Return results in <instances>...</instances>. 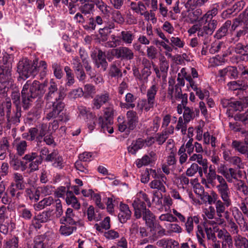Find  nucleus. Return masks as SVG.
Returning a JSON list of instances; mask_svg holds the SVG:
<instances>
[{
  "instance_id": "f257e3e1",
  "label": "nucleus",
  "mask_w": 248,
  "mask_h": 248,
  "mask_svg": "<svg viewBox=\"0 0 248 248\" xmlns=\"http://www.w3.org/2000/svg\"><path fill=\"white\" fill-rule=\"evenodd\" d=\"M222 201L217 200L215 202V206L217 216L218 217L216 218L215 221H207L204 222V228L208 236L211 234L212 235L213 231L212 228L209 227V225L213 226L214 231H216V227H214L215 224H218L223 226L225 225V222L224 219L222 218V214L225 213L226 208L230 206L232 204L230 198L231 193H221L219 194Z\"/></svg>"
},
{
  "instance_id": "f03ea898",
  "label": "nucleus",
  "mask_w": 248,
  "mask_h": 248,
  "mask_svg": "<svg viewBox=\"0 0 248 248\" xmlns=\"http://www.w3.org/2000/svg\"><path fill=\"white\" fill-rule=\"evenodd\" d=\"M58 93L57 85L51 79L50 81L45 98L47 101H50L52 98L55 97V101L52 103L51 109L47 112L46 118L47 120L56 117L64 108V104L62 100L64 98L65 95L64 93L59 92L58 97H57L56 95Z\"/></svg>"
},
{
  "instance_id": "7ed1b4c3",
  "label": "nucleus",
  "mask_w": 248,
  "mask_h": 248,
  "mask_svg": "<svg viewBox=\"0 0 248 248\" xmlns=\"http://www.w3.org/2000/svg\"><path fill=\"white\" fill-rule=\"evenodd\" d=\"M37 61H33V63L27 59L20 60L17 65V72L20 77L26 79L31 76H34L40 72L41 76H45L47 73V64L46 62L41 61L37 65Z\"/></svg>"
},
{
  "instance_id": "20e7f679",
  "label": "nucleus",
  "mask_w": 248,
  "mask_h": 248,
  "mask_svg": "<svg viewBox=\"0 0 248 248\" xmlns=\"http://www.w3.org/2000/svg\"><path fill=\"white\" fill-rule=\"evenodd\" d=\"M45 85L41 84L37 80L31 82L28 80L24 85L22 92L23 108L28 109L31 105L33 100L38 96L44 93Z\"/></svg>"
},
{
  "instance_id": "39448f33",
  "label": "nucleus",
  "mask_w": 248,
  "mask_h": 248,
  "mask_svg": "<svg viewBox=\"0 0 248 248\" xmlns=\"http://www.w3.org/2000/svg\"><path fill=\"white\" fill-rule=\"evenodd\" d=\"M146 202L148 206L151 204L148 195L142 191H140L132 198V205L134 210V216L137 218L142 217L143 210L146 207Z\"/></svg>"
},
{
  "instance_id": "423d86ee",
  "label": "nucleus",
  "mask_w": 248,
  "mask_h": 248,
  "mask_svg": "<svg viewBox=\"0 0 248 248\" xmlns=\"http://www.w3.org/2000/svg\"><path fill=\"white\" fill-rule=\"evenodd\" d=\"M113 109L112 107H109L106 108L104 110V117L100 116L98 118V124L101 128L103 132L111 134L113 132V127L111 126L112 124V117L113 115Z\"/></svg>"
},
{
  "instance_id": "0eeeda50",
  "label": "nucleus",
  "mask_w": 248,
  "mask_h": 248,
  "mask_svg": "<svg viewBox=\"0 0 248 248\" xmlns=\"http://www.w3.org/2000/svg\"><path fill=\"white\" fill-rule=\"evenodd\" d=\"M200 24L202 25L201 29L198 32L199 37H205V40L203 41V44L206 45L208 43V37L211 35L217 27V21L216 20L208 21L205 22L202 20L201 18L199 20Z\"/></svg>"
},
{
  "instance_id": "6e6552de",
  "label": "nucleus",
  "mask_w": 248,
  "mask_h": 248,
  "mask_svg": "<svg viewBox=\"0 0 248 248\" xmlns=\"http://www.w3.org/2000/svg\"><path fill=\"white\" fill-rule=\"evenodd\" d=\"M12 82L11 69L3 68L0 66V94H4L6 92Z\"/></svg>"
},
{
  "instance_id": "1a4fd4ad",
  "label": "nucleus",
  "mask_w": 248,
  "mask_h": 248,
  "mask_svg": "<svg viewBox=\"0 0 248 248\" xmlns=\"http://www.w3.org/2000/svg\"><path fill=\"white\" fill-rule=\"evenodd\" d=\"M54 236L53 233L48 232L43 235L36 236L34 240L33 248H46V244L52 243L51 239Z\"/></svg>"
},
{
  "instance_id": "9d476101",
  "label": "nucleus",
  "mask_w": 248,
  "mask_h": 248,
  "mask_svg": "<svg viewBox=\"0 0 248 248\" xmlns=\"http://www.w3.org/2000/svg\"><path fill=\"white\" fill-rule=\"evenodd\" d=\"M114 55L122 60H131L134 58V53L130 48L126 46H120L113 50Z\"/></svg>"
},
{
  "instance_id": "9b49d317",
  "label": "nucleus",
  "mask_w": 248,
  "mask_h": 248,
  "mask_svg": "<svg viewBox=\"0 0 248 248\" xmlns=\"http://www.w3.org/2000/svg\"><path fill=\"white\" fill-rule=\"evenodd\" d=\"M174 83L175 81L173 79H170L168 82L169 87L167 97L171 100L172 103L178 100L182 93V90L180 87L175 86L174 87L173 84Z\"/></svg>"
},
{
  "instance_id": "f8f14e48",
  "label": "nucleus",
  "mask_w": 248,
  "mask_h": 248,
  "mask_svg": "<svg viewBox=\"0 0 248 248\" xmlns=\"http://www.w3.org/2000/svg\"><path fill=\"white\" fill-rule=\"evenodd\" d=\"M46 161L52 162V166L56 168L62 169L64 165V162L62 157L59 155L57 151H54L47 155L46 158Z\"/></svg>"
},
{
  "instance_id": "ddd939ff",
  "label": "nucleus",
  "mask_w": 248,
  "mask_h": 248,
  "mask_svg": "<svg viewBox=\"0 0 248 248\" xmlns=\"http://www.w3.org/2000/svg\"><path fill=\"white\" fill-rule=\"evenodd\" d=\"M131 216V212L129 209L128 205L120 203V212L118 215V218L121 223H124L129 219Z\"/></svg>"
},
{
  "instance_id": "4468645a",
  "label": "nucleus",
  "mask_w": 248,
  "mask_h": 248,
  "mask_svg": "<svg viewBox=\"0 0 248 248\" xmlns=\"http://www.w3.org/2000/svg\"><path fill=\"white\" fill-rule=\"evenodd\" d=\"M216 179L218 182L219 184L216 185V187L217 190L218 194L221 193H230V190L227 183V181L225 180L222 176L216 174Z\"/></svg>"
},
{
  "instance_id": "2eb2a0df",
  "label": "nucleus",
  "mask_w": 248,
  "mask_h": 248,
  "mask_svg": "<svg viewBox=\"0 0 248 248\" xmlns=\"http://www.w3.org/2000/svg\"><path fill=\"white\" fill-rule=\"evenodd\" d=\"M109 100V95L108 93L97 95L93 100V108L99 109L101 106L108 102Z\"/></svg>"
},
{
  "instance_id": "dca6fc26",
  "label": "nucleus",
  "mask_w": 248,
  "mask_h": 248,
  "mask_svg": "<svg viewBox=\"0 0 248 248\" xmlns=\"http://www.w3.org/2000/svg\"><path fill=\"white\" fill-rule=\"evenodd\" d=\"M74 217L75 215L73 213V209L68 208L65 212V216L60 219V223L69 224V225H75L77 221Z\"/></svg>"
},
{
  "instance_id": "f3484780",
  "label": "nucleus",
  "mask_w": 248,
  "mask_h": 248,
  "mask_svg": "<svg viewBox=\"0 0 248 248\" xmlns=\"http://www.w3.org/2000/svg\"><path fill=\"white\" fill-rule=\"evenodd\" d=\"M126 124L129 131L133 130L136 126L138 122V118L136 112L132 110L127 111L126 113Z\"/></svg>"
},
{
  "instance_id": "a211bd4d",
  "label": "nucleus",
  "mask_w": 248,
  "mask_h": 248,
  "mask_svg": "<svg viewBox=\"0 0 248 248\" xmlns=\"http://www.w3.org/2000/svg\"><path fill=\"white\" fill-rule=\"evenodd\" d=\"M218 75L221 77L228 76L230 78H235L237 77L238 72L234 66H228L218 71Z\"/></svg>"
},
{
  "instance_id": "6ab92c4d",
  "label": "nucleus",
  "mask_w": 248,
  "mask_h": 248,
  "mask_svg": "<svg viewBox=\"0 0 248 248\" xmlns=\"http://www.w3.org/2000/svg\"><path fill=\"white\" fill-rule=\"evenodd\" d=\"M88 219L90 221H99L101 220L103 216L102 214L98 210H94L93 206H90L87 210Z\"/></svg>"
},
{
  "instance_id": "aec40b11",
  "label": "nucleus",
  "mask_w": 248,
  "mask_h": 248,
  "mask_svg": "<svg viewBox=\"0 0 248 248\" xmlns=\"http://www.w3.org/2000/svg\"><path fill=\"white\" fill-rule=\"evenodd\" d=\"M174 132V127L172 125L170 126L163 131L161 133H158L156 136V140L160 145L162 144L168 138L169 135L172 134Z\"/></svg>"
},
{
  "instance_id": "412c9836",
  "label": "nucleus",
  "mask_w": 248,
  "mask_h": 248,
  "mask_svg": "<svg viewBox=\"0 0 248 248\" xmlns=\"http://www.w3.org/2000/svg\"><path fill=\"white\" fill-rule=\"evenodd\" d=\"M156 245L163 248H177L178 243L177 241L170 238H163L156 242Z\"/></svg>"
},
{
  "instance_id": "4be33fe9",
  "label": "nucleus",
  "mask_w": 248,
  "mask_h": 248,
  "mask_svg": "<svg viewBox=\"0 0 248 248\" xmlns=\"http://www.w3.org/2000/svg\"><path fill=\"white\" fill-rule=\"evenodd\" d=\"M144 140L139 138L137 140L133 141L131 144L128 146V151L129 153L135 155L138 150L144 147Z\"/></svg>"
},
{
  "instance_id": "5701e85b",
  "label": "nucleus",
  "mask_w": 248,
  "mask_h": 248,
  "mask_svg": "<svg viewBox=\"0 0 248 248\" xmlns=\"http://www.w3.org/2000/svg\"><path fill=\"white\" fill-rule=\"evenodd\" d=\"M167 179L163 181L162 179H154L149 184V186L152 189H156L161 192L165 193L166 191V187L164 186L166 184Z\"/></svg>"
},
{
  "instance_id": "b1692460",
  "label": "nucleus",
  "mask_w": 248,
  "mask_h": 248,
  "mask_svg": "<svg viewBox=\"0 0 248 248\" xmlns=\"http://www.w3.org/2000/svg\"><path fill=\"white\" fill-rule=\"evenodd\" d=\"M65 201L67 204L71 205L76 209H79L80 207V203L72 191H67Z\"/></svg>"
},
{
  "instance_id": "393cba45",
  "label": "nucleus",
  "mask_w": 248,
  "mask_h": 248,
  "mask_svg": "<svg viewBox=\"0 0 248 248\" xmlns=\"http://www.w3.org/2000/svg\"><path fill=\"white\" fill-rule=\"evenodd\" d=\"M95 64L98 68L101 67L104 71L107 68L108 63L106 61L105 53L100 50L98 51Z\"/></svg>"
},
{
  "instance_id": "a878e982",
  "label": "nucleus",
  "mask_w": 248,
  "mask_h": 248,
  "mask_svg": "<svg viewBox=\"0 0 248 248\" xmlns=\"http://www.w3.org/2000/svg\"><path fill=\"white\" fill-rule=\"evenodd\" d=\"M216 174H205V178H202L201 180V183L204 186L208 188H211L212 187L216 186L215 180L216 179Z\"/></svg>"
},
{
  "instance_id": "bb28decb",
  "label": "nucleus",
  "mask_w": 248,
  "mask_h": 248,
  "mask_svg": "<svg viewBox=\"0 0 248 248\" xmlns=\"http://www.w3.org/2000/svg\"><path fill=\"white\" fill-rule=\"evenodd\" d=\"M13 181L12 184H15L17 189H23L25 187V183L23 175L18 172H14L13 174Z\"/></svg>"
},
{
  "instance_id": "cd10ccee",
  "label": "nucleus",
  "mask_w": 248,
  "mask_h": 248,
  "mask_svg": "<svg viewBox=\"0 0 248 248\" xmlns=\"http://www.w3.org/2000/svg\"><path fill=\"white\" fill-rule=\"evenodd\" d=\"M9 148V143L6 138H3L0 141V160H4L7 156Z\"/></svg>"
},
{
  "instance_id": "c85d7f7f",
  "label": "nucleus",
  "mask_w": 248,
  "mask_h": 248,
  "mask_svg": "<svg viewBox=\"0 0 248 248\" xmlns=\"http://www.w3.org/2000/svg\"><path fill=\"white\" fill-rule=\"evenodd\" d=\"M135 35L129 31H124L121 32L120 38L124 43L130 45L135 39Z\"/></svg>"
},
{
  "instance_id": "c756f323",
  "label": "nucleus",
  "mask_w": 248,
  "mask_h": 248,
  "mask_svg": "<svg viewBox=\"0 0 248 248\" xmlns=\"http://www.w3.org/2000/svg\"><path fill=\"white\" fill-rule=\"evenodd\" d=\"M199 222V217L197 216L188 217L185 223V227L186 232L188 233H191L193 230V223H195L196 224H198Z\"/></svg>"
},
{
  "instance_id": "7c9ffc66",
  "label": "nucleus",
  "mask_w": 248,
  "mask_h": 248,
  "mask_svg": "<svg viewBox=\"0 0 248 248\" xmlns=\"http://www.w3.org/2000/svg\"><path fill=\"white\" fill-rule=\"evenodd\" d=\"M27 142L25 140H16L14 142V147L16 148L19 155H22L27 149Z\"/></svg>"
},
{
  "instance_id": "2f4dec72",
  "label": "nucleus",
  "mask_w": 248,
  "mask_h": 248,
  "mask_svg": "<svg viewBox=\"0 0 248 248\" xmlns=\"http://www.w3.org/2000/svg\"><path fill=\"white\" fill-rule=\"evenodd\" d=\"M142 215L143 219L145 221L146 224L151 227L154 224L155 216L154 214L146 208L143 210Z\"/></svg>"
},
{
  "instance_id": "473e14b6",
  "label": "nucleus",
  "mask_w": 248,
  "mask_h": 248,
  "mask_svg": "<svg viewBox=\"0 0 248 248\" xmlns=\"http://www.w3.org/2000/svg\"><path fill=\"white\" fill-rule=\"evenodd\" d=\"M234 245L236 248H248V240L240 234L234 237Z\"/></svg>"
},
{
  "instance_id": "72a5a7b5",
  "label": "nucleus",
  "mask_w": 248,
  "mask_h": 248,
  "mask_svg": "<svg viewBox=\"0 0 248 248\" xmlns=\"http://www.w3.org/2000/svg\"><path fill=\"white\" fill-rule=\"evenodd\" d=\"M232 146L239 153L245 155L248 158V147L245 144L237 140H234L232 142Z\"/></svg>"
},
{
  "instance_id": "f704fd0d",
  "label": "nucleus",
  "mask_w": 248,
  "mask_h": 248,
  "mask_svg": "<svg viewBox=\"0 0 248 248\" xmlns=\"http://www.w3.org/2000/svg\"><path fill=\"white\" fill-rule=\"evenodd\" d=\"M231 25V21L228 20L226 21L225 23L217 31L215 35V37L217 39H220L222 37L225 36Z\"/></svg>"
},
{
  "instance_id": "c9c22d12",
  "label": "nucleus",
  "mask_w": 248,
  "mask_h": 248,
  "mask_svg": "<svg viewBox=\"0 0 248 248\" xmlns=\"http://www.w3.org/2000/svg\"><path fill=\"white\" fill-rule=\"evenodd\" d=\"M60 227L59 232L62 235L65 236L71 235L74 231H76L77 228L75 225H69V224H62Z\"/></svg>"
},
{
  "instance_id": "e433bc0d",
  "label": "nucleus",
  "mask_w": 248,
  "mask_h": 248,
  "mask_svg": "<svg viewBox=\"0 0 248 248\" xmlns=\"http://www.w3.org/2000/svg\"><path fill=\"white\" fill-rule=\"evenodd\" d=\"M122 44L120 36H116L112 34L110 36L109 40L106 42L105 46L109 48L116 47Z\"/></svg>"
},
{
  "instance_id": "4c0bfd02",
  "label": "nucleus",
  "mask_w": 248,
  "mask_h": 248,
  "mask_svg": "<svg viewBox=\"0 0 248 248\" xmlns=\"http://www.w3.org/2000/svg\"><path fill=\"white\" fill-rule=\"evenodd\" d=\"M208 62L210 66L216 67L224 64L225 60L224 56L217 55L210 58Z\"/></svg>"
},
{
  "instance_id": "58836bf2",
  "label": "nucleus",
  "mask_w": 248,
  "mask_h": 248,
  "mask_svg": "<svg viewBox=\"0 0 248 248\" xmlns=\"http://www.w3.org/2000/svg\"><path fill=\"white\" fill-rule=\"evenodd\" d=\"M160 119L158 117H155L152 122L150 127L147 128V131L149 134L155 133L157 131L160 126Z\"/></svg>"
},
{
  "instance_id": "ea45409f",
  "label": "nucleus",
  "mask_w": 248,
  "mask_h": 248,
  "mask_svg": "<svg viewBox=\"0 0 248 248\" xmlns=\"http://www.w3.org/2000/svg\"><path fill=\"white\" fill-rule=\"evenodd\" d=\"M155 155V154L154 153L150 154V155H145L142 158L138 159L136 161L137 166L140 168L142 166L148 165L152 161V157Z\"/></svg>"
},
{
  "instance_id": "a19ab883",
  "label": "nucleus",
  "mask_w": 248,
  "mask_h": 248,
  "mask_svg": "<svg viewBox=\"0 0 248 248\" xmlns=\"http://www.w3.org/2000/svg\"><path fill=\"white\" fill-rule=\"evenodd\" d=\"M3 57L0 60L1 62L5 65V68H9L11 69L12 63L14 61V56L12 54H9L6 52L2 53Z\"/></svg>"
},
{
  "instance_id": "79ce46f5",
  "label": "nucleus",
  "mask_w": 248,
  "mask_h": 248,
  "mask_svg": "<svg viewBox=\"0 0 248 248\" xmlns=\"http://www.w3.org/2000/svg\"><path fill=\"white\" fill-rule=\"evenodd\" d=\"M25 196L28 197L31 201L35 202L39 199V192L38 190H36L34 188H27L25 190Z\"/></svg>"
},
{
  "instance_id": "37998d69",
  "label": "nucleus",
  "mask_w": 248,
  "mask_h": 248,
  "mask_svg": "<svg viewBox=\"0 0 248 248\" xmlns=\"http://www.w3.org/2000/svg\"><path fill=\"white\" fill-rule=\"evenodd\" d=\"M158 90V86L156 83H154L147 90V98L155 101V95Z\"/></svg>"
},
{
  "instance_id": "c03bdc74",
  "label": "nucleus",
  "mask_w": 248,
  "mask_h": 248,
  "mask_svg": "<svg viewBox=\"0 0 248 248\" xmlns=\"http://www.w3.org/2000/svg\"><path fill=\"white\" fill-rule=\"evenodd\" d=\"M97 7L104 15H108L109 13L110 8L102 0H95L93 1Z\"/></svg>"
},
{
  "instance_id": "a18cd8bd",
  "label": "nucleus",
  "mask_w": 248,
  "mask_h": 248,
  "mask_svg": "<svg viewBox=\"0 0 248 248\" xmlns=\"http://www.w3.org/2000/svg\"><path fill=\"white\" fill-rule=\"evenodd\" d=\"M130 7L135 12L140 14L141 15L143 14V12L146 10L145 6L141 2H139L138 3L132 2L130 4Z\"/></svg>"
},
{
  "instance_id": "49530a36",
  "label": "nucleus",
  "mask_w": 248,
  "mask_h": 248,
  "mask_svg": "<svg viewBox=\"0 0 248 248\" xmlns=\"http://www.w3.org/2000/svg\"><path fill=\"white\" fill-rule=\"evenodd\" d=\"M39 135L37 137L39 140L44 137L47 133H51L50 125H48L47 124H43L40 125L38 127Z\"/></svg>"
},
{
  "instance_id": "de8ad7c7",
  "label": "nucleus",
  "mask_w": 248,
  "mask_h": 248,
  "mask_svg": "<svg viewBox=\"0 0 248 248\" xmlns=\"http://www.w3.org/2000/svg\"><path fill=\"white\" fill-rule=\"evenodd\" d=\"M18 213L20 217L26 220H29L31 218L32 214L30 210L26 208L25 205H22L18 208Z\"/></svg>"
},
{
  "instance_id": "09e8293b",
  "label": "nucleus",
  "mask_w": 248,
  "mask_h": 248,
  "mask_svg": "<svg viewBox=\"0 0 248 248\" xmlns=\"http://www.w3.org/2000/svg\"><path fill=\"white\" fill-rule=\"evenodd\" d=\"M224 177L228 182L232 183L233 180L236 179V170L232 168L228 169Z\"/></svg>"
},
{
  "instance_id": "8fccbe9b",
  "label": "nucleus",
  "mask_w": 248,
  "mask_h": 248,
  "mask_svg": "<svg viewBox=\"0 0 248 248\" xmlns=\"http://www.w3.org/2000/svg\"><path fill=\"white\" fill-rule=\"evenodd\" d=\"M170 45L173 47L181 48L185 46V42L180 38L176 36H171L170 38Z\"/></svg>"
},
{
  "instance_id": "3c124183",
  "label": "nucleus",
  "mask_w": 248,
  "mask_h": 248,
  "mask_svg": "<svg viewBox=\"0 0 248 248\" xmlns=\"http://www.w3.org/2000/svg\"><path fill=\"white\" fill-rule=\"evenodd\" d=\"M188 12L187 16L191 22L197 21L202 14V10L199 8Z\"/></svg>"
},
{
  "instance_id": "603ef678",
  "label": "nucleus",
  "mask_w": 248,
  "mask_h": 248,
  "mask_svg": "<svg viewBox=\"0 0 248 248\" xmlns=\"http://www.w3.org/2000/svg\"><path fill=\"white\" fill-rule=\"evenodd\" d=\"M167 232L169 233H181L182 231V228L180 226L175 223H169L166 225Z\"/></svg>"
},
{
  "instance_id": "864d4df0",
  "label": "nucleus",
  "mask_w": 248,
  "mask_h": 248,
  "mask_svg": "<svg viewBox=\"0 0 248 248\" xmlns=\"http://www.w3.org/2000/svg\"><path fill=\"white\" fill-rule=\"evenodd\" d=\"M184 109V120L185 121L186 123H189L191 120L194 119L195 117L194 113L193 110L191 109L188 107H185Z\"/></svg>"
},
{
  "instance_id": "5fc2aeb1",
  "label": "nucleus",
  "mask_w": 248,
  "mask_h": 248,
  "mask_svg": "<svg viewBox=\"0 0 248 248\" xmlns=\"http://www.w3.org/2000/svg\"><path fill=\"white\" fill-rule=\"evenodd\" d=\"M185 121H183L182 117H180L178 119L177 124L176 126L175 129L177 131L181 130V132L182 135L186 134L187 130V124Z\"/></svg>"
},
{
  "instance_id": "6e6d98bb",
  "label": "nucleus",
  "mask_w": 248,
  "mask_h": 248,
  "mask_svg": "<svg viewBox=\"0 0 248 248\" xmlns=\"http://www.w3.org/2000/svg\"><path fill=\"white\" fill-rule=\"evenodd\" d=\"M217 9L214 8L211 10L208 11L205 15L202 17V20L205 21L207 22L208 21H213L212 19L214 16L217 15Z\"/></svg>"
},
{
  "instance_id": "4d7b16f0",
  "label": "nucleus",
  "mask_w": 248,
  "mask_h": 248,
  "mask_svg": "<svg viewBox=\"0 0 248 248\" xmlns=\"http://www.w3.org/2000/svg\"><path fill=\"white\" fill-rule=\"evenodd\" d=\"M199 169L201 170V168L197 164L192 163L190 166L187 169L186 174L188 177L193 176L198 171Z\"/></svg>"
},
{
  "instance_id": "13d9d810",
  "label": "nucleus",
  "mask_w": 248,
  "mask_h": 248,
  "mask_svg": "<svg viewBox=\"0 0 248 248\" xmlns=\"http://www.w3.org/2000/svg\"><path fill=\"white\" fill-rule=\"evenodd\" d=\"M203 212L205 215L204 221L203 223V225L204 226V222L205 220L208 221L207 218L209 219H212L214 218L215 215V210L213 207L209 206L208 208L205 209ZM209 221L210 220H209ZM214 221H216V218Z\"/></svg>"
},
{
  "instance_id": "bf43d9fd",
  "label": "nucleus",
  "mask_w": 248,
  "mask_h": 248,
  "mask_svg": "<svg viewBox=\"0 0 248 248\" xmlns=\"http://www.w3.org/2000/svg\"><path fill=\"white\" fill-rule=\"evenodd\" d=\"M159 220L161 221H167L169 222H176L178 219L170 213L162 214L159 217Z\"/></svg>"
},
{
  "instance_id": "052dcab7",
  "label": "nucleus",
  "mask_w": 248,
  "mask_h": 248,
  "mask_svg": "<svg viewBox=\"0 0 248 248\" xmlns=\"http://www.w3.org/2000/svg\"><path fill=\"white\" fill-rule=\"evenodd\" d=\"M39 192L44 196L51 195L55 191L54 187L51 185H46L43 186H41L38 188Z\"/></svg>"
},
{
  "instance_id": "680f3d73",
  "label": "nucleus",
  "mask_w": 248,
  "mask_h": 248,
  "mask_svg": "<svg viewBox=\"0 0 248 248\" xmlns=\"http://www.w3.org/2000/svg\"><path fill=\"white\" fill-rule=\"evenodd\" d=\"M155 104V101L147 98V100H142L141 103L142 109L146 111H149L151 108H153Z\"/></svg>"
},
{
  "instance_id": "e2e57ef3",
  "label": "nucleus",
  "mask_w": 248,
  "mask_h": 248,
  "mask_svg": "<svg viewBox=\"0 0 248 248\" xmlns=\"http://www.w3.org/2000/svg\"><path fill=\"white\" fill-rule=\"evenodd\" d=\"M94 4L93 2L85 3L80 7L81 12L85 15L91 14L93 11Z\"/></svg>"
},
{
  "instance_id": "0e129e2a",
  "label": "nucleus",
  "mask_w": 248,
  "mask_h": 248,
  "mask_svg": "<svg viewBox=\"0 0 248 248\" xmlns=\"http://www.w3.org/2000/svg\"><path fill=\"white\" fill-rule=\"evenodd\" d=\"M50 215L51 214L49 212L43 211L35 216L38 218L40 222L44 223L50 220Z\"/></svg>"
},
{
  "instance_id": "69168bd1",
  "label": "nucleus",
  "mask_w": 248,
  "mask_h": 248,
  "mask_svg": "<svg viewBox=\"0 0 248 248\" xmlns=\"http://www.w3.org/2000/svg\"><path fill=\"white\" fill-rule=\"evenodd\" d=\"M116 202V199L114 197H108L107 198L106 202L107 209L108 212L112 214L114 211V205Z\"/></svg>"
},
{
  "instance_id": "338daca9",
  "label": "nucleus",
  "mask_w": 248,
  "mask_h": 248,
  "mask_svg": "<svg viewBox=\"0 0 248 248\" xmlns=\"http://www.w3.org/2000/svg\"><path fill=\"white\" fill-rule=\"evenodd\" d=\"M55 77L57 79H61L62 77L63 73L61 65L57 63H54L52 64Z\"/></svg>"
},
{
  "instance_id": "774afa93",
  "label": "nucleus",
  "mask_w": 248,
  "mask_h": 248,
  "mask_svg": "<svg viewBox=\"0 0 248 248\" xmlns=\"http://www.w3.org/2000/svg\"><path fill=\"white\" fill-rule=\"evenodd\" d=\"M150 174L154 179H160L164 180L167 179L166 176L163 174L160 169L157 170H155L151 169L150 170Z\"/></svg>"
}]
</instances>
